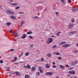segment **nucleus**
Returning a JSON list of instances; mask_svg holds the SVG:
<instances>
[{
    "label": "nucleus",
    "mask_w": 78,
    "mask_h": 78,
    "mask_svg": "<svg viewBox=\"0 0 78 78\" xmlns=\"http://www.w3.org/2000/svg\"><path fill=\"white\" fill-rule=\"evenodd\" d=\"M78 63V61H75V62H71V66H75V65L76 64V63Z\"/></svg>",
    "instance_id": "5"
},
{
    "label": "nucleus",
    "mask_w": 78,
    "mask_h": 78,
    "mask_svg": "<svg viewBox=\"0 0 78 78\" xmlns=\"http://www.w3.org/2000/svg\"><path fill=\"white\" fill-rule=\"evenodd\" d=\"M3 62V61L2 60H1L0 61V63L1 64H2Z\"/></svg>",
    "instance_id": "35"
},
{
    "label": "nucleus",
    "mask_w": 78,
    "mask_h": 78,
    "mask_svg": "<svg viewBox=\"0 0 78 78\" xmlns=\"http://www.w3.org/2000/svg\"><path fill=\"white\" fill-rule=\"evenodd\" d=\"M40 72L41 73H43V71H42V69H40V70H39Z\"/></svg>",
    "instance_id": "31"
},
{
    "label": "nucleus",
    "mask_w": 78,
    "mask_h": 78,
    "mask_svg": "<svg viewBox=\"0 0 78 78\" xmlns=\"http://www.w3.org/2000/svg\"><path fill=\"white\" fill-rule=\"evenodd\" d=\"M32 33V31H30V32H27V34H30Z\"/></svg>",
    "instance_id": "27"
},
{
    "label": "nucleus",
    "mask_w": 78,
    "mask_h": 78,
    "mask_svg": "<svg viewBox=\"0 0 78 78\" xmlns=\"http://www.w3.org/2000/svg\"><path fill=\"white\" fill-rule=\"evenodd\" d=\"M6 24L8 26H10L11 23L10 22H7Z\"/></svg>",
    "instance_id": "18"
},
{
    "label": "nucleus",
    "mask_w": 78,
    "mask_h": 78,
    "mask_svg": "<svg viewBox=\"0 0 78 78\" xmlns=\"http://www.w3.org/2000/svg\"><path fill=\"white\" fill-rule=\"evenodd\" d=\"M77 32V31L74 30V31H72L70 32V35H71V34L73 35V34H75V33H76Z\"/></svg>",
    "instance_id": "8"
},
{
    "label": "nucleus",
    "mask_w": 78,
    "mask_h": 78,
    "mask_svg": "<svg viewBox=\"0 0 78 78\" xmlns=\"http://www.w3.org/2000/svg\"><path fill=\"white\" fill-rule=\"evenodd\" d=\"M13 34H14L15 36H18V34H17V33L16 32H14Z\"/></svg>",
    "instance_id": "22"
},
{
    "label": "nucleus",
    "mask_w": 78,
    "mask_h": 78,
    "mask_svg": "<svg viewBox=\"0 0 78 78\" xmlns=\"http://www.w3.org/2000/svg\"><path fill=\"white\" fill-rule=\"evenodd\" d=\"M74 78H76V77H74Z\"/></svg>",
    "instance_id": "64"
},
{
    "label": "nucleus",
    "mask_w": 78,
    "mask_h": 78,
    "mask_svg": "<svg viewBox=\"0 0 78 78\" xmlns=\"http://www.w3.org/2000/svg\"><path fill=\"white\" fill-rule=\"evenodd\" d=\"M19 14H23V12H20L19 13Z\"/></svg>",
    "instance_id": "51"
},
{
    "label": "nucleus",
    "mask_w": 78,
    "mask_h": 78,
    "mask_svg": "<svg viewBox=\"0 0 78 78\" xmlns=\"http://www.w3.org/2000/svg\"><path fill=\"white\" fill-rule=\"evenodd\" d=\"M58 59H60V60H61V59H62V58L61 57H59L58 58Z\"/></svg>",
    "instance_id": "36"
},
{
    "label": "nucleus",
    "mask_w": 78,
    "mask_h": 78,
    "mask_svg": "<svg viewBox=\"0 0 78 78\" xmlns=\"http://www.w3.org/2000/svg\"><path fill=\"white\" fill-rule=\"evenodd\" d=\"M75 25L73 23H71L69 25V28H72V27H73V26H74Z\"/></svg>",
    "instance_id": "7"
},
{
    "label": "nucleus",
    "mask_w": 78,
    "mask_h": 78,
    "mask_svg": "<svg viewBox=\"0 0 78 78\" xmlns=\"http://www.w3.org/2000/svg\"><path fill=\"white\" fill-rule=\"evenodd\" d=\"M38 69H39V70H41V66H38Z\"/></svg>",
    "instance_id": "34"
},
{
    "label": "nucleus",
    "mask_w": 78,
    "mask_h": 78,
    "mask_svg": "<svg viewBox=\"0 0 78 78\" xmlns=\"http://www.w3.org/2000/svg\"><path fill=\"white\" fill-rule=\"evenodd\" d=\"M23 23H24V22H23V21H22V22H21V24L20 25V26L22 27V26L23 25Z\"/></svg>",
    "instance_id": "25"
},
{
    "label": "nucleus",
    "mask_w": 78,
    "mask_h": 78,
    "mask_svg": "<svg viewBox=\"0 0 78 78\" xmlns=\"http://www.w3.org/2000/svg\"><path fill=\"white\" fill-rule=\"evenodd\" d=\"M16 75H20V73L19 72H16L15 73Z\"/></svg>",
    "instance_id": "23"
},
{
    "label": "nucleus",
    "mask_w": 78,
    "mask_h": 78,
    "mask_svg": "<svg viewBox=\"0 0 78 78\" xmlns=\"http://www.w3.org/2000/svg\"><path fill=\"white\" fill-rule=\"evenodd\" d=\"M55 13L56 14H57V15H58V14H59V12H55Z\"/></svg>",
    "instance_id": "47"
},
{
    "label": "nucleus",
    "mask_w": 78,
    "mask_h": 78,
    "mask_svg": "<svg viewBox=\"0 0 78 78\" xmlns=\"http://www.w3.org/2000/svg\"><path fill=\"white\" fill-rule=\"evenodd\" d=\"M36 76H39L40 75V73L39 72H37L36 74Z\"/></svg>",
    "instance_id": "17"
},
{
    "label": "nucleus",
    "mask_w": 78,
    "mask_h": 78,
    "mask_svg": "<svg viewBox=\"0 0 78 78\" xmlns=\"http://www.w3.org/2000/svg\"><path fill=\"white\" fill-rule=\"evenodd\" d=\"M56 64V63L55 62H53L52 63V64L54 65V64Z\"/></svg>",
    "instance_id": "55"
},
{
    "label": "nucleus",
    "mask_w": 78,
    "mask_h": 78,
    "mask_svg": "<svg viewBox=\"0 0 78 78\" xmlns=\"http://www.w3.org/2000/svg\"><path fill=\"white\" fill-rule=\"evenodd\" d=\"M56 47H57V45L54 46L53 47V48H56Z\"/></svg>",
    "instance_id": "49"
},
{
    "label": "nucleus",
    "mask_w": 78,
    "mask_h": 78,
    "mask_svg": "<svg viewBox=\"0 0 78 78\" xmlns=\"http://www.w3.org/2000/svg\"><path fill=\"white\" fill-rule=\"evenodd\" d=\"M33 47V45L31 44L30 46V48H31Z\"/></svg>",
    "instance_id": "41"
},
{
    "label": "nucleus",
    "mask_w": 78,
    "mask_h": 78,
    "mask_svg": "<svg viewBox=\"0 0 78 78\" xmlns=\"http://www.w3.org/2000/svg\"><path fill=\"white\" fill-rule=\"evenodd\" d=\"M68 72L69 74H71V75H74V74H75L76 71L75 70H73L71 71H69Z\"/></svg>",
    "instance_id": "3"
},
{
    "label": "nucleus",
    "mask_w": 78,
    "mask_h": 78,
    "mask_svg": "<svg viewBox=\"0 0 78 78\" xmlns=\"http://www.w3.org/2000/svg\"><path fill=\"white\" fill-rule=\"evenodd\" d=\"M41 61H44V58H41Z\"/></svg>",
    "instance_id": "44"
},
{
    "label": "nucleus",
    "mask_w": 78,
    "mask_h": 78,
    "mask_svg": "<svg viewBox=\"0 0 78 78\" xmlns=\"http://www.w3.org/2000/svg\"><path fill=\"white\" fill-rule=\"evenodd\" d=\"M22 62H20V63H22Z\"/></svg>",
    "instance_id": "62"
},
{
    "label": "nucleus",
    "mask_w": 78,
    "mask_h": 78,
    "mask_svg": "<svg viewBox=\"0 0 78 78\" xmlns=\"http://www.w3.org/2000/svg\"><path fill=\"white\" fill-rule=\"evenodd\" d=\"M10 69V68H7V69Z\"/></svg>",
    "instance_id": "60"
},
{
    "label": "nucleus",
    "mask_w": 78,
    "mask_h": 78,
    "mask_svg": "<svg viewBox=\"0 0 78 78\" xmlns=\"http://www.w3.org/2000/svg\"><path fill=\"white\" fill-rule=\"evenodd\" d=\"M51 37H55V36L53 35H52V36H51Z\"/></svg>",
    "instance_id": "57"
},
{
    "label": "nucleus",
    "mask_w": 78,
    "mask_h": 78,
    "mask_svg": "<svg viewBox=\"0 0 78 78\" xmlns=\"http://www.w3.org/2000/svg\"><path fill=\"white\" fill-rule=\"evenodd\" d=\"M14 49H12L11 50V51H14Z\"/></svg>",
    "instance_id": "53"
},
{
    "label": "nucleus",
    "mask_w": 78,
    "mask_h": 78,
    "mask_svg": "<svg viewBox=\"0 0 78 78\" xmlns=\"http://www.w3.org/2000/svg\"><path fill=\"white\" fill-rule=\"evenodd\" d=\"M12 5L14 6H17V5H18V4L17 3H12Z\"/></svg>",
    "instance_id": "26"
},
{
    "label": "nucleus",
    "mask_w": 78,
    "mask_h": 78,
    "mask_svg": "<svg viewBox=\"0 0 78 78\" xmlns=\"http://www.w3.org/2000/svg\"><path fill=\"white\" fill-rule=\"evenodd\" d=\"M37 54H39V53H40L39 50H37Z\"/></svg>",
    "instance_id": "37"
},
{
    "label": "nucleus",
    "mask_w": 78,
    "mask_h": 78,
    "mask_svg": "<svg viewBox=\"0 0 78 78\" xmlns=\"http://www.w3.org/2000/svg\"><path fill=\"white\" fill-rule=\"evenodd\" d=\"M23 67H24V68H25V69H27V66H23Z\"/></svg>",
    "instance_id": "45"
},
{
    "label": "nucleus",
    "mask_w": 78,
    "mask_h": 78,
    "mask_svg": "<svg viewBox=\"0 0 78 78\" xmlns=\"http://www.w3.org/2000/svg\"><path fill=\"white\" fill-rule=\"evenodd\" d=\"M68 2L69 3H71V1L70 0H68Z\"/></svg>",
    "instance_id": "46"
},
{
    "label": "nucleus",
    "mask_w": 78,
    "mask_h": 78,
    "mask_svg": "<svg viewBox=\"0 0 78 78\" xmlns=\"http://www.w3.org/2000/svg\"><path fill=\"white\" fill-rule=\"evenodd\" d=\"M14 64H19V63L18 62H17V63H16V62H15L14 63Z\"/></svg>",
    "instance_id": "50"
},
{
    "label": "nucleus",
    "mask_w": 78,
    "mask_h": 78,
    "mask_svg": "<svg viewBox=\"0 0 78 78\" xmlns=\"http://www.w3.org/2000/svg\"><path fill=\"white\" fill-rule=\"evenodd\" d=\"M66 67H69V66L68 65H66Z\"/></svg>",
    "instance_id": "52"
},
{
    "label": "nucleus",
    "mask_w": 78,
    "mask_h": 78,
    "mask_svg": "<svg viewBox=\"0 0 78 78\" xmlns=\"http://www.w3.org/2000/svg\"><path fill=\"white\" fill-rule=\"evenodd\" d=\"M61 33V32H57V34H59Z\"/></svg>",
    "instance_id": "54"
},
{
    "label": "nucleus",
    "mask_w": 78,
    "mask_h": 78,
    "mask_svg": "<svg viewBox=\"0 0 78 78\" xmlns=\"http://www.w3.org/2000/svg\"><path fill=\"white\" fill-rule=\"evenodd\" d=\"M39 17L37 16H34V19H38Z\"/></svg>",
    "instance_id": "30"
},
{
    "label": "nucleus",
    "mask_w": 78,
    "mask_h": 78,
    "mask_svg": "<svg viewBox=\"0 0 78 78\" xmlns=\"http://www.w3.org/2000/svg\"><path fill=\"white\" fill-rule=\"evenodd\" d=\"M74 69V67H72V68H70V70H72V69Z\"/></svg>",
    "instance_id": "43"
},
{
    "label": "nucleus",
    "mask_w": 78,
    "mask_h": 78,
    "mask_svg": "<svg viewBox=\"0 0 78 78\" xmlns=\"http://www.w3.org/2000/svg\"><path fill=\"white\" fill-rule=\"evenodd\" d=\"M10 33H12V30H11L10 31Z\"/></svg>",
    "instance_id": "48"
},
{
    "label": "nucleus",
    "mask_w": 78,
    "mask_h": 78,
    "mask_svg": "<svg viewBox=\"0 0 78 78\" xmlns=\"http://www.w3.org/2000/svg\"><path fill=\"white\" fill-rule=\"evenodd\" d=\"M56 78H59V76H56Z\"/></svg>",
    "instance_id": "58"
},
{
    "label": "nucleus",
    "mask_w": 78,
    "mask_h": 78,
    "mask_svg": "<svg viewBox=\"0 0 78 78\" xmlns=\"http://www.w3.org/2000/svg\"><path fill=\"white\" fill-rule=\"evenodd\" d=\"M0 8L2 9H3V8H2V6H0Z\"/></svg>",
    "instance_id": "56"
},
{
    "label": "nucleus",
    "mask_w": 78,
    "mask_h": 78,
    "mask_svg": "<svg viewBox=\"0 0 78 78\" xmlns=\"http://www.w3.org/2000/svg\"><path fill=\"white\" fill-rule=\"evenodd\" d=\"M27 67L28 69H31V66H30V65L27 64Z\"/></svg>",
    "instance_id": "19"
},
{
    "label": "nucleus",
    "mask_w": 78,
    "mask_h": 78,
    "mask_svg": "<svg viewBox=\"0 0 78 78\" xmlns=\"http://www.w3.org/2000/svg\"><path fill=\"white\" fill-rule=\"evenodd\" d=\"M55 34H56V36H59V34H58L55 33Z\"/></svg>",
    "instance_id": "42"
},
{
    "label": "nucleus",
    "mask_w": 78,
    "mask_h": 78,
    "mask_svg": "<svg viewBox=\"0 0 78 78\" xmlns=\"http://www.w3.org/2000/svg\"><path fill=\"white\" fill-rule=\"evenodd\" d=\"M76 10H77V11H78V8Z\"/></svg>",
    "instance_id": "63"
},
{
    "label": "nucleus",
    "mask_w": 78,
    "mask_h": 78,
    "mask_svg": "<svg viewBox=\"0 0 78 78\" xmlns=\"http://www.w3.org/2000/svg\"><path fill=\"white\" fill-rule=\"evenodd\" d=\"M70 44H66L63 45V47H64L65 48H67V47H70Z\"/></svg>",
    "instance_id": "4"
},
{
    "label": "nucleus",
    "mask_w": 78,
    "mask_h": 78,
    "mask_svg": "<svg viewBox=\"0 0 78 78\" xmlns=\"http://www.w3.org/2000/svg\"><path fill=\"white\" fill-rule=\"evenodd\" d=\"M10 18H11V19H13V20H16V18L15 16H10Z\"/></svg>",
    "instance_id": "14"
},
{
    "label": "nucleus",
    "mask_w": 78,
    "mask_h": 78,
    "mask_svg": "<svg viewBox=\"0 0 78 78\" xmlns=\"http://www.w3.org/2000/svg\"><path fill=\"white\" fill-rule=\"evenodd\" d=\"M54 55H61V54H60V53H59V52H54Z\"/></svg>",
    "instance_id": "12"
},
{
    "label": "nucleus",
    "mask_w": 78,
    "mask_h": 78,
    "mask_svg": "<svg viewBox=\"0 0 78 78\" xmlns=\"http://www.w3.org/2000/svg\"><path fill=\"white\" fill-rule=\"evenodd\" d=\"M62 2V3L64 4V5H65L66 4V2L64 0H60Z\"/></svg>",
    "instance_id": "24"
},
{
    "label": "nucleus",
    "mask_w": 78,
    "mask_h": 78,
    "mask_svg": "<svg viewBox=\"0 0 78 78\" xmlns=\"http://www.w3.org/2000/svg\"><path fill=\"white\" fill-rule=\"evenodd\" d=\"M25 55L26 56H28L30 54V53L29 52H26L25 53Z\"/></svg>",
    "instance_id": "15"
},
{
    "label": "nucleus",
    "mask_w": 78,
    "mask_h": 78,
    "mask_svg": "<svg viewBox=\"0 0 78 78\" xmlns=\"http://www.w3.org/2000/svg\"><path fill=\"white\" fill-rule=\"evenodd\" d=\"M73 11L74 12H75V11H76V9H75V7H73Z\"/></svg>",
    "instance_id": "29"
},
{
    "label": "nucleus",
    "mask_w": 78,
    "mask_h": 78,
    "mask_svg": "<svg viewBox=\"0 0 78 78\" xmlns=\"http://www.w3.org/2000/svg\"><path fill=\"white\" fill-rule=\"evenodd\" d=\"M52 67H53V68H54V69H55V68H56V66L55 65H53L52 66Z\"/></svg>",
    "instance_id": "39"
},
{
    "label": "nucleus",
    "mask_w": 78,
    "mask_h": 78,
    "mask_svg": "<svg viewBox=\"0 0 78 78\" xmlns=\"http://www.w3.org/2000/svg\"><path fill=\"white\" fill-rule=\"evenodd\" d=\"M27 37V35L26 34H24L21 37L22 39H25Z\"/></svg>",
    "instance_id": "10"
},
{
    "label": "nucleus",
    "mask_w": 78,
    "mask_h": 78,
    "mask_svg": "<svg viewBox=\"0 0 78 78\" xmlns=\"http://www.w3.org/2000/svg\"><path fill=\"white\" fill-rule=\"evenodd\" d=\"M53 42V38H49L48 39L47 43L48 44H49L50 43H51Z\"/></svg>",
    "instance_id": "1"
},
{
    "label": "nucleus",
    "mask_w": 78,
    "mask_h": 78,
    "mask_svg": "<svg viewBox=\"0 0 78 78\" xmlns=\"http://www.w3.org/2000/svg\"><path fill=\"white\" fill-rule=\"evenodd\" d=\"M7 13L9 14H15L14 12L11 11V10H8L6 11Z\"/></svg>",
    "instance_id": "2"
},
{
    "label": "nucleus",
    "mask_w": 78,
    "mask_h": 78,
    "mask_svg": "<svg viewBox=\"0 0 78 78\" xmlns=\"http://www.w3.org/2000/svg\"><path fill=\"white\" fill-rule=\"evenodd\" d=\"M31 70L33 71H34L36 70V68L34 66L32 67L31 68Z\"/></svg>",
    "instance_id": "16"
},
{
    "label": "nucleus",
    "mask_w": 78,
    "mask_h": 78,
    "mask_svg": "<svg viewBox=\"0 0 78 78\" xmlns=\"http://www.w3.org/2000/svg\"><path fill=\"white\" fill-rule=\"evenodd\" d=\"M35 67H37V66H36V65H35Z\"/></svg>",
    "instance_id": "61"
},
{
    "label": "nucleus",
    "mask_w": 78,
    "mask_h": 78,
    "mask_svg": "<svg viewBox=\"0 0 78 78\" xmlns=\"http://www.w3.org/2000/svg\"><path fill=\"white\" fill-rule=\"evenodd\" d=\"M66 44V41H63L61 42V43L59 44V45H61L63 44Z\"/></svg>",
    "instance_id": "13"
},
{
    "label": "nucleus",
    "mask_w": 78,
    "mask_h": 78,
    "mask_svg": "<svg viewBox=\"0 0 78 78\" xmlns=\"http://www.w3.org/2000/svg\"><path fill=\"white\" fill-rule=\"evenodd\" d=\"M17 59V57H16L14 58V61H16Z\"/></svg>",
    "instance_id": "28"
},
{
    "label": "nucleus",
    "mask_w": 78,
    "mask_h": 78,
    "mask_svg": "<svg viewBox=\"0 0 78 78\" xmlns=\"http://www.w3.org/2000/svg\"><path fill=\"white\" fill-rule=\"evenodd\" d=\"M71 22L73 23V22H75V20H74V18H73L72 20H71Z\"/></svg>",
    "instance_id": "32"
},
{
    "label": "nucleus",
    "mask_w": 78,
    "mask_h": 78,
    "mask_svg": "<svg viewBox=\"0 0 78 78\" xmlns=\"http://www.w3.org/2000/svg\"><path fill=\"white\" fill-rule=\"evenodd\" d=\"M46 56H47V57H48V58H50L51 57V56H52V55L50 53H48L46 55Z\"/></svg>",
    "instance_id": "11"
},
{
    "label": "nucleus",
    "mask_w": 78,
    "mask_h": 78,
    "mask_svg": "<svg viewBox=\"0 0 78 78\" xmlns=\"http://www.w3.org/2000/svg\"><path fill=\"white\" fill-rule=\"evenodd\" d=\"M50 67V65L48 63L46 64L45 65V67L47 69H49Z\"/></svg>",
    "instance_id": "9"
},
{
    "label": "nucleus",
    "mask_w": 78,
    "mask_h": 78,
    "mask_svg": "<svg viewBox=\"0 0 78 78\" xmlns=\"http://www.w3.org/2000/svg\"><path fill=\"white\" fill-rule=\"evenodd\" d=\"M45 74L46 75H49V76H50V75H52L53 74V73H51V72H49L46 73Z\"/></svg>",
    "instance_id": "6"
},
{
    "label": "nucleus",
    "mask_w": 78,
    "mask_h": 78,
    "mask_svg": "<svg viewBox=\"0 0 78 78\" xmlns=\"http://www.w3.org/2000/svg\"><path fill=\"white\" fill-rule=\"evenodd\" d=\"M23 55V52H22V54L21 55L19 56V57H21V56H22V55Z\"/></svg>",
    "instance_id": "40"
},
{
    "label": "nucleus",
    "mask_w": 78,
    "mask_h": 78,
    "mask_svg": "<svg viewBox=\"0 0 78 78\" xmlns=\"http://www.w3.org/2000/svg\"><path fill=\"white\" fill-rule=\"evenodd\" d=\"M40 2H39V3H42V1H41Z\"/></svg>",
    "instance_id": "59"
},
{
    "label": "nucleus",
    "mask_w": 78,
    "mask_h": 78,
    "mask_svg": "<svg viewBox=\"0 0 78 78\" xmlns=\"http://www.w3.org/2000/svg\"><path fill=\"white\" fill-rule=\"evenodd\" d=\"M25 78H29L30 76L28 75H26L25 76Z\"/></svg>",
    "instance_id": "21"
},
{
    "label": "nucleus",
    "mask_w": 78,
    "mask_h": 78,
    "mask_svg": "<svg viewBox=\"0 0 78 78\" xmlns=\"http://www.w3.org/2000/svg\"><path fill=\"white\" fill-rule=\"evenodd\" d=\"M15 9H19V7H16Z\"/></svg>",
    "instance_id": "38"
},
{
    "label": "nucleus",
    "mask_w": 78,
    "mask_h": 78,
    "mask_svg": "<svg viewBox=\"0 0 78 78\" xmlns=\"http://www.w3.org/2000/svg\"><path fill=\"white\" fill-rule=\"evenodd\" d=\"M60 67L62 69H64V66H63L62 65H60Z\"/></svg>",
    "instance_id": "20"
},
{
    "label": "nucleus",
    "mask_w": 78,
    "mask_h": 78,
    "mask_svg": "<svg viewBox=\"0 0 78 78\" xmlns=\"http://www.w3.org/2000/svg\"><path fill=\"white\" fill-rule=\"evenodd\" d=\"M29 37L30 39H33V37L31 36H29Z\"/></svg>",
    "instance_id": "33"
}]
</instances>
